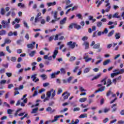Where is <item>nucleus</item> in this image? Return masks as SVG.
<instances>
[{
    "label": "nucleus",
    "instance_id": "603ef678",
    "mask_svg": "<svg viewBox=\"0 0 124 124\" xmlns=\"http://www.w3.org/2000/svg\"><path fill=\"white\" fill-rule=\"evenodd\" d=\"M0 13L1 15H3L5 13V11L4 10V9L3 8H2L0 10Z\"/></svg>",
    "mask_w": 124,
    "mask_h": 124
},
{
    "label": "nucleus",
    "instance_id": "6e6552de",
    "mask_svg": "<svg viewBox=\"0 0 124 124\" xmlns=\"http://www.w3.org/2000/svg\"><path fill=\"white\" fill-rule=\"evenodd\" d=\"M65 95V96H63V95ZM70 95V93H68L67 92H64L62 94V96H63V99L65 100V99H67L68 98V96Z\"/></svg>",
    "mask_w": 124,
    "mask_h": 124
},
{
    "label": "nucleus",
    "instance_id": "4c0bfd02",
    "mask_svg": "<svg viewBox=\"0 0 124 124\" xmlns=\"http://www.w3.org/2000/svg\"><path fill=\"white\" fill-rule=\"evenodd\" d=\"M20 111H22V108H18V109L16 111V113H15V117H17V116H18V113H19V112H20Z\"/></svg>",
    "mask_w": 124,
    "mask_h": 124
},
{
    "label": "nucleus",
    "instance_id": "423d86ee",
    "mask_svg": "<svg viewBox=\"0 0 124 124\" xmlns=\"http://www.w3.org/2000/svg\"><path fill=\"white\" fill-rule=\"evenodd\" d=\"M37 76V74H34L31 76V78H32V80L34 83H36V82H38L39 81V78L36 77Z\"/></svg>",
    "mask_w": 124,
    "mask_h": 124
},
{
    "label": "nucleus",
    "instance_id": "cd10ccee",
    "mask_svg": "<svg viewBox=\"0 0 124 124\" xmlns=\"http://www.w3.org/2000/svg\"><path fill=\"white\" fill-rule=\"evenodd\" d=\"M107 83L108 84L107 85V87H109V86L112 85V81L111 80V79L108 78V79Z\"/></svg>",
    "mask_w": 124,
    "mask_h": 124
},
{
    "label": "nucleus",
    "instance_id": "49530a36",
    "mask_svg": "<svg viewBox=\"0 0 124 124\" xmlns=\"http://www.w3.org/2000/svg\"><path fill=\"white\" fill-rule=\"evenodd\" d=\"M75 60H76V57H74V56H71L70 58V62H73V61H75Z\"/></svg>",
    "mask_w": 124,
    "mask_h": 124
},
{
    "label": "nucleus",
    "instance_id": "6ab92c4d",
    "mask_svg": "<svg viewBox=\"0 0 124 124\" xmlns=\"http://www.w3.org/2000/svg\"><path fill=\"white\" fill-rule=\"evenodd\" d=\"M105 90V86H103L99 88L98 90L95 91V93H99V92H103Z\"/></svg>",
    "mask_w": 124,
    "mask_h": 124
},
{
    "label": "nucleus",
    "instance_id": "6e6d98bb",
    "mask_svg": "<svg viewBox=\"0 0 124 124\" xmlns=\"http://www.w3.org/2000/svg\"><path fill=\"white\" fill-rule=\"evenodd\" d=\"M40 16H41V13H39L38 14H37L35 17V22H36V20H37V18H39Z\"/></svg>",
    "mask_w": 124,
    "mask_h": 124
},
{
    "label": "nucleus",
    "instance_id": "a19ab883",
    "mask_svg": "<svg viewBox=\"0 0 124 124\" xmlns=\"http://www.w3.org/2000/svg\"><path fill=\"white\" fill-rule=\"evenodd\" d=\"M101 75H98L96 76H95L92 79V81H93V80H95L96 79H98L99 77H100Z\"/></svg>",
    "mask_w": 124,
    "mask_h": 124
},
{
    "label": "nucleus",
    "instance_id": "680f3d73",
    "mask_svg": "<svg viewBox=\"0 0 124 124\" xmlns=\"http://www.w3.org/2000/svg\"><path fill=\"white\" fill-rule=\"evenodd\" d=\"M49 85H50V84L48 82L43 83V87H48V86H49Z\"/></svg>",
    "mask_w": 124,
    "mask_h": 124
},
{
    "label": "nucleus",
    "instance_id": "a18cd8bd",
    "mask_svg": "<svg viewBox=\"0 0 124 124\" xmlns=\"http://www.w3.org/2000/svg\"><path fill=\"white\" fill-rule=\"evenodd\" d=\"M11 62H15L16 61H17V58L15 57H12L11 59Z\"/></svg>",
    "mask_w": 124,
    "mask_h": 124
},
{
    "label": "nucleus",
    "instance_id": "a878e982",
    "mask_svg": "<svg viewBox=\"0 0 124 124\" xmlns=\"http://www.w3.org/2000/svg\"><path fill=\"white\" fill-rule=\"evenodd\" d=\"M119 74H120V73L118 72L111 73L110 74V77L111 78H114L115 76H117V75H119Z\"/></svg>",
    "mask_w": 124,
    "mask_h": 124
},
{
    "label": "nucleus",
    "instance_id": "c756f323",
    "mask_svg": "<svg viewBox=\"0 0 124 124\" xmlns=\"http://www.w3.org/2000/svg\"><path fill=\"white\" fill-rule=\"evenodd\" d=\"M87 117H88V114H87L86 113H85V114H82L80 115L79 116V118H80V119H83V118H87Z\"/></svg>",
    "mask_w": 124,
    "mask_h": 124
},
{
    "label": "nucleus",
    "instance_id": "69168bd1",
    "mask_svg": "<svg viewBox=\"0 0 124 124\" xmlns=\"http://www.w3.org/2000/svg\"><path fill=\"white\" fill-rule=\"evenodd\" d=\"M118 73H119V74H123V73H124V69H122L120 70V72H118Z\"/></svg>",
    "mask_w": 124,
    "mask_h": 124
},
{
    "label": "nucleus",
    "instance_id": "f704fd0d",
    "mask_svg": "<svg viewBox=\"0 0 124 124\" xmlns=\"http://www.w3.org/2000/svg\"><path fill=\"white\" fill-rule=\"evenodd\" d=\"M114 32H115V31L112 30L110 32L108 33V36L109 37H110V36H112V35L114 34Z\"/></svg>",
    "mask_w": 124,
    "mask_h": 124
},
{
    "label": "nucleus",
    "instance_id": "f8f14e48",
    "mask_svg": "<svg viewBox=\"0 0 124 124\" xmlns=\"http://www.w3.org/2000/svg\"><path fill=\"white\" fill-rule=\"evenodd\" d=\"M33 45H35V42H32V44H29L27 45L28 48H30V49H33L34 46Z\"/></svg>",
    "mask_w": 124,
    "mask_h": 124
},
{
    "label": "nucleus",
    "instance_id": "8fccbe9b",
    "mask_svg": "<svg viewBox=\"0 0 124 124\" xmlns=\"http://www.w3.org/2000/svg\"><path fill=\"white\" fill-rule=\"evenodd\" d=\"M46 112H50L51 113L52 112V108L50 107H48L47 108H46Z\"/></svg>",
    "mask_w": 124,
    "mask_h": 124
},
{
    "label": "nucleus",
    "instance_id": "37998d69",
    "mask_svg": "<svg viewBox=\"0 0 124 124\" xmlns=\"http://www.w3.org/2000/svg\"><path fill=\"white\" fill-rule=\"evenodd\" d=\"M34 54H35V51L33 50L29 54V56H30V57H33Z\"/></svg>",
    "mask_w": 124,
    "mask_h": 124
},
{
    "label": "nucleus",
    "instance_id": "ea45409f",
    "mask_svg": "<svg viewBox=\"0 0 124 124\" xmlns=\"http://www.w3.org/2000/svg\"><path fill=\"white\" fill-rule=\"evenodd\" d=\"M76 17H78V19H80V20H82L83 18L82 17V15L81 14H78L76 16Z\"/></svg>",
    "mask_w": 124,
    "mask_h": 124
},
{
    "label": "nucleus",
    "instance_id": "e433bc0d",
    "mask_svg": "<svg viewBox=\"0 0 124 124\" xmlns=\"http://www.w3.org/2000/svg\"><path fill=\"white\" fill-rule=\"evenodd\" d=\"M91 70V68H86L84 70V73H88V72H90Z\"/></svg>",
    "mask_w": 124,
    "mask_h": 124
},
{
    "label": "nucleus",
    "instance_id": "4468645a",
    "mask_svg": "<svg viewBox=\"0 0 124 124\" xmlns=\"http://www.w3.org/2000/svg\"><path fill=\"white\" fill-rule=\"evenodd\" d=\"M48 92H50V96L51 93H52L51 94V97L52 98H54V97L56 95V91H55V90L53 89H51L50 91Z\"/></svg>",
    "mask_w": 124,
    "mask_h": 124
},
{
    "label": "nucleus",
    "instance_id": "7c9ffc66",
    "mask_svg": "<svg viewBox=\"0 0 124 124\" xmlns=\"http://www.w3.org/2000/svg\"><path fill=\"white\" fill-rule=\"evenodd\" d=\"M40 77H41V78H42L43 80H46V79H47V75L45 74H42L40 75Z\"/></svg>",
    "mask_w": 124,
    "mask_h": 124
},
{
    "label": "nucleus",
    "instance_id": "3c124183",
    "mask_svg": "<svg viewBox=\"0 0 124 124\" xmlns=\"http://www.w3.org/2000/svg\"><path fill=\"white\" fill-rule=\"evenodd\" d=\"M72 79H73V77H70L67 78V81L68 82V83H70Z\"/></svg>",
    "mask_w": 124,
    "mask_h": 124
},
{
    "label": "nucleus",
    "instance_id": "ddd939ff",
    "mask_svg": "<svg viewBox=\"0 0 124 124\" xmlns=\"http://www.w3.org/2000/svg\"><path fill=\"white\" fill-rule=\"evenodd\" d=\"M67 19V17H64V18H63L62 20H61L60 21V25H64V24H65V23L66 22Z\"/></svg>",
    "mask_w": 124,
    "mask_h": 124
},
{
    "label": "nucleus",
    "instance_id": "f3484780",
    "mask_svg": "<svg viewBox=\"0 0 124 124\" xmlns=\"http://www.w3.org/2000/svg\"><path fill=\"white\" fill-rule=\"evenodd\" d=\"M83 46H85V49H89V46H90V44L88 42H84L83 44Z\"/></svg>",
    "mask_w": 124,
    "mask_h": 124
},
{
    "label": "nucleus",
    "instance_id": "412c9836",
    "mask_svg": "<svg viewBox=\"0 0 124 124\" xmlns=\"http://www.w3.org/2000/svg\"><path fill=\"white\" fill-rule=\"evenodd\" d=\"M20 21H21V19L20 18H16L15 19V21L12 22V25H14L16 23H20Z\"/></svg>",
    "mask_w": 124,
    "mask_h": 124
},
{
    "label": "nucleus",
    "instance_id": "338daca9",
    "mask_svg": "<svg viewBox=\"0 0 124 124\" xmlns=\"http://www.w3.org/2000/svg\"><path fill=\"white\" fill-rule=\"evenodd\" d=\"M124 122L123 120H119L118 121V124H124Z\"/></svg>",
    "mask_w": 124,
    "mask_h": 124
},
{
    "label": "nucleus",
    "instance_id": "a211bd4d",
    "mask_svg": "<svg viewBox=\"0 0 124 124\" xmlns=\"http://www.w3.org/2000/svg\"><path fill=\"white\" fill-rule=\"evenodd\" d=\"M111 62V60L110 59H108L104 61L103 63V65H107V64H109Z\"/></svg>",
    "mask_w": 124,
    "mask_h": 124
},
{
    "label": "nucleus",
    "instance_id": "393cba45",
    "mask_svg": "<svg viewBox=\"0 0 124 124\" xmlns=\"http://www.w3.org/2000/svg\"><path fill=\"white\" fill-rule=\"evenodd\" d=\"M100 47V44H95L93 46V49H99Z\"/></svg>",
    "mask_w": 124,
    "mask_h": 124
},
{
    "label": "nucleus",
    "instance_id": "774afa93",
    "mask_svg": "<svg viewBox=\"0 0 124 124\" xmlns=\"http://www.w3.org/2000/svg\"><path fill=\"white\" fill-rule=\"evenodd\" d=\"M120 114L122 116H124V109L122 110L120 112Z\"/></svg>",
    "mask_w": 124,
    "mask_h": 124
},
{
    "label": "nucleus",
    "instance_id": "1a4fd4ad",
    "mask_svg": "<svg viewBox=\"0 0 124 124\" xmlns=\"http://www.w3.org/2000/svg\"><path fill=\"white\" fill-rule=\"evenodd\" d=\"M46 97L44 100V102L47 101V100H49V99L51 97V92H47L46 93Z\"/></svg>",
    "mask_w": 124,
    "mask_h": 124
},
{
    "label": "nucleus",
    "instance_id": "4be33fe9",
    "mask_svg": "<svg viewBox=\"0 0 124 124\" xmlns=\"http://www.w3.org/2000/svg\"><path fill=\"white\" fill-rule=\"evenodd\" d=\"M17 6L21 7V8H26V5L22 3H19L17 4Z\"/></svg>",
    "mask_w": 124,
    "mask_h": 124
},
{
    "label": "nucleus",
    "instance_id": "2f4dec72",
    "mask_svg": "<svg viewBox=\"0 0 124 124\" xmlns=\"http://www.w3.org/2000/svg\"><path fill=\"white\" fill-rule=\"evenodd\" d=\"M59 116L58 115L54 116V119L51 121V123H55V122H57V121L59 120Z\"/></svg>",
    "mask_w": 124,
    "mask_h": 124
},
{
    "label": "nucleus",
    "instance_id": "c85d7f7f",
    "mask_svg": "<svg viewBox=\"0 0 124 124\" xmlns=\"http://www.w3.org/2000/svg\"><path fill=\"white\" fill-rule=\"evenodd\" d=\"M38 111V108H36L32 110L31 113L35 114V113H37Z\"/></svg>",
    "mask_w": 124,
    "mask_h": 124
},
{
    "label": "nucleus",
    "instance_id": "bf43d9fd",
    "mask_svg": "<svg viewBox=\"0 0 124 124\" xmlns=\"http://www.w3.org/2000/svg\"><path fill=\"white\" fill-rule=\"evenodd\" d=\"M109 121V119L108 118H105L104 120H103V123L104 124H106Z\"/></svg>",
    "mask_w": 124,
    "mask_h": 124
},
{
    "label": "nucleus",
    "instance_id": "f257e3e1",
    "mask_svg": "<svg viewBox=\"0 0 124 124\" xmlns=\"http://www.w3.org/2000/svg\"><path fill=\"white\" fill-rule=\"evenodd\" d=\"M59 47H56L55 48V50L53 52V55L52 56H50L48 58L47 60H48V61H52V59H56V57H57V55H58V54H59Z\"/></svg>",
    "mask_w": 124,
    "mask_h": 124
},
{
    "label": "nucleus",
    "instance_id": "864d4df0",
    "mask_svg": "<svg viewBox=\"0 0 124 124\" xmlns=\"http://www.w3.org/2000/svg\"><path fill=\"white\" fill-rule=\"evenodd\" d=\"M110 94H113V93H112V91L111 90H109L107 92V96H109Z\"/></svg>",
    "mask_w": 124,
    "mask_h": 124
},
{
    "label": "nucleus",
    "instance_id": "79ce46f5",
    "mask_svg": "<svg viewBox=\"0 0 124 124\" xmlns=\"http://www.w3.org/2000/svg\"><path fill=\"white\" fill-rule=\"evenodd\" d=\"M73 27H74V23H71L68 27V30L70 31L71 29H73Z\"/></svg>",
    "mask_w": 124,
    "mask_h": 124
},
{
    "label": "nucleus",
    "instance_id": "b1692460",
    "mask_svg": "<svg viewBox=\"0 0 124 124\" xmlns=\"http://www.w3.org/2000/svg\"><path fill=\"white\" fill-rule=\"evenodd\" d=\"M74 28L77 29V30H80L81 29V26L78 25L77 23H74Z\"/></svg>",
    "mask_w": 124,
    "mask_h": 124
},
{
    "label": "nucleus",
    "instance_id": "f03ea898",
    "mask_svg": "<svg viewBox=\"0 0 124 124\" xmlns=\"http://www.w3.org/2000/svg\"><path fill=\"white\" fill-rule=\"evenodd\" d=\"M83 60H85V62H89L92 61V62H94V59L89 57V54L85 53L83 56Z\"/></svg>",
    "mask_w": 124,
    "mask_h": 124
},
{
    "label": "nucleus",
    "instance_id": "c03bdc74",
    "mask_svg": "<svg viewBox=\"0 0 124 124\" xmlns=\"http://www.w3.org/2000/svg\"><path fill=\"white\" fill-rule=\"evenodd\" d=\"M79 91H80V92H87V90L84 89V88L81 86H79Z\"/></svg>",
    "mask_w": 124,
    "mask_h": 124
},
{
    "label": "nucleus",
    "instance_id": "473e14b6",
    "mask_svg": "<svg viewBox=\"0 0 124 124\" xmlns=\"http://www.w3.org/2000/svg\"><path fill=\"white\" fill-rule=\"evenodd\" d=\"M14 112V110L11 109H8L7 110V113L8 115H12V113Z\"/></svg>",
    "mask_w": 124,
    "mask_h": 124
},
{
    "label": "nucleus",
    "instance_id": "2eb2a0df",
    "mask_svg": "<svg viewBox=\"0 0 124 124\" xmlns=\"http://www.w3.org/2000/svg\"><path fill=\"white\" fill-rule=\"evenodd\" d=\"M42 16H41L40 17H37L36 21H35V18L34 22L32 23V25H33L34 26H36V24H35V23H37V22H39V21H40V20H42Z\"/></svg>",
    "mask_w": 124,
    "mask_h": 124
},
{
    "label": "nucleus",
    "instance_id": "09e8293b",
    "mask_svg": "<svg viewBox=\"0 0 124 124\" xmlns=\"http://www.w3.org/2000/svg\"><path fill=\"white\" fill-rule=\"evenodd\" d=\"M101 26H102V22H101V21L97 22V27H98V28H100Z\"/></svg>",
    "mask_w": 124,
    "mask_h": 124
},
{
    "label": "nucleus",
    "instance_id": "5701e85b",
    "mask_svg": "<svg viewBox=\"0 0 124 124\" xmlns=\"http://www.w3.org/2000/svg\"><path fill=\"white\" fill-rule=\"evenodd\" d=\"M115 37L116 39H120L121 38V34L120 33L117 32L115 33Z\"/></svg>",
    "mask_w": 124,
    "mask_h": 124
},
{
    "label": "nucleus",
    "instance_id": "72a5a7b5",
    "mask_svg": "<svg viewBox=\"0 0 124 124\" xmlns=\"http://www.w3.org/2000/svg\"><path fill=\"white\" fill-rule=\"evenodd\" d=\"M107 79H108V77H106L101 81V83H103V82H104V85H106V80H107Z\"/></svg>",
    "mask_w": 124,
    "mask_h": 124
},
{
    "label": "nucleus",
    "instance_id": "0e129e2a",
    "mask_svg": "<svg viewBox=\"0 0 124 124\" xmlns=\"http://www.w3.org/2000/svg\"><path fill=\"white\" fill-rule=\"evenodd\" d=\"M109 111H110V108H105L104 110V113H108V112H109Z\"/></svg>",
    "mask_w": 124,
    "mask_h": 124
},
{
    "label": "nucleus",
    "instance_id": "aec40b11",
    "mask_svg": "<svg viewBox=\"0 0 124 124\" xmlns=\"http://www.w3.org/2000/svg\"><path fill=\"white\" fill-rule=\"evenodd\" d=\"M51 14L52 15H53L54 14V19H57V17H58V12L55 11V12H54V11H52L51 12Z\"/></svg>",
    "mask_w": 124,
    "mask_h": 124
},
{
    "label": "nucleus",
    "instance_id": "0eeeda50",
    "mask_svg": "<svg viewBox=\"0 0 124 124\" xmlns=\"http://www.w3.org/2000/svg\"><path fill=\"white\" fill-rule=\"evenodd\" d=\"M61 73V71H58L57 72L52 73L50 75V77L51 79H54V78H56V76L57 75H59Z\"/></svg>",
    "mask_w": 124,
    "mask_h": 124
},
{
    "label": "nucleus",
    "instance_id": "e2e57ef3",
    "mask_svg": "<svg viewBox=\"0 0 124 124\" xmlns=\"http://www.w3.org/2000/svg\"><path fill=\"white\" fill-rule=\"evenodd\" d=\"M21 26L19 24H16L15 26V29H19Z\"/></svg>",
    "mask_w": 124,
    "mask_h": 124
},
{
    "label": "nucleus",
    "instance_id": "5fc2aeb1",
    "mask_svg": "<svg viewBox=\"0 0 124 124\" xmlns=\"http://www.w3.org/2000/svg\"><path fill=\"white\" fill-rule=\"evenodd\" d=\"M3 106H5L6 107H8V108H10V105L9 104H7L6 102H4L3 103Z\"/></svg>",
    "mask_w": 124,
    "mask_h": 124
},
{
    "label": "nucleus",
    "instance_id": "bb28decb",
    "mask_svg": "<svg viewBox=\"0 0 124 124\" xmlns=\"http://www.w3.org/2000/svg\"><path fill=\"white\" fill-rule=\"evenodd\" d=\"M6 34V31L4 30L0 31V35H5Z\"/></svg>",
    "mask_w": 124,
    "mask_h": 124
},
{
    "label": "nucleus",
    "instance_id": "7ed1b4c3",
    "mask_svg": "<svg viewBox=\"0 0 124 124\" xmlns=\"http://www.w3.org/2000/svg\"><path fill=\"white\" fill-rule=\"evenodd\" d=\"M67 46H68L69 48L70 49H74L76 47H78V45L75 42H73L72 41H70L67 43Z\"/></svg>",
    "mask_w": 124,
    "mask_h": 124
},
{
    "label": "nucleus",
    "instance_id": "20e7f679",
    "mask_svg": "<svg viewBox=\"0 0 124 124\" xmlns=\"http://www.w3.org/2000/svg\"><path fill=\"white\" fill-rule=\"evenodd\" d=\"M105 3H107L105 5V7L107 8L105 10L106 12H109L110 11V9H111V6H110V2H109V0H105Z\"/></svg>",
    "mask_w": 124,
    "mask_h": 124
},
{
    "label": "nucleus",
    "instance_id": "c9c22d12",
    "mask_svg": "<svg viewBox=\"0 0 124 124\" xmlns=\"http://www.w3.org/2000/svg\"><path fill=\"white\" fill-rule=\"evenodd\" d=\"M87 98H81L79 99V102H85L86 101H87Z\"/></svg>",
    "mask_w": 124,
    "mask_h": 124
},
{
    "label": "nucleus",
    "instance_id": "dca6fc26",
    "mask_svg": "<svg viewBox=\"0 0 124 124\" xmlns=\"http://www.w3.org/2000/svg\"><path fill=\"white\" fill-rule=\"evenodd\" d=\"M46 4L48 7L54 6V5H56V4H57V2H56V1H54L53 2H48Z\"/></svg>",
    "mask_w": 124,
    "mask_h": 124
},
{
    "label": "nucleus",
    "instance_id": "39448f33",
    "mask_svg": "<svg viewBox=\"0 0 124 124\" xmlns=\"http://www.w3.org/2000/svg\"><path fill=\"white\" fill-rule=\"evenodd\" d=\"M2 26L4 29H5L6 28L7 30H8L9 28H10V25H9L8 23H7V22L4 21V20H3L1 22Z\"/></svg>",
    "mask_w": 124,
    "mask_h": 124
},
{
    "label": "nucleus",
    "instance_id": "9d476101",
    "mask_svg": "<svg viewBox=\"0 0 124 124\" xmlns=\"http://www.w3.org/2000/svg\"><path fill=\"white\" fill-rule=\"evenodd\" d=\"M112 18H116L117 19H120V20H122V18H121V16H119V13H116L112 16Z\"/></svg>",
    "mask_w": 124,
    "mask_h": 124
},
{
    "label": "nucleus",
    "instance_id": "4d7b16f0",
    "mask_svg": "<svg viewBox=\"0 0 124 124\" xmlns=\"http://www.w3.org/2000/svg\"><path fill=\"white\" fill-rule=\"evenodd\" d=\"M68 110V108H65L63 110H61L60 111V113H64V112H66Z\"/></svg>",
    "mask_w": 124,
    "mask_h": 124
},
{
    "label": "nucleus",
    "instance_id": "9b49d317",
    "mask_svg": "<svg viewBox=\"0 0 124 124\" xmlns=\"http://www.w3.org/2000/svg\"><path fill=\"white\" fill-rule=\"evenodd\" d=\"M60 71L61 75H65L66 74V71L64 68H61Z\"/></svg>",
    "mask_w": 124,
    "mask_h": 124
},
{
    "label": "nucleus",
    "instance_id": "de8ad7c7",
    "mask_svg": "<svg viewBox=\"0 0 124 124\" xmlns=\"http://www.w3.org/2000/svg\"><path fill=\"white\" fill-rule=\"evenodd\" d=\"M6 50L9 53V54H11L12 51L11 50H10V48H9V46H8L6 47Z\"/></svg>",
    "mask_w": 124,
    "mask_h": 124
},
{
    "label": "nucleus",
    "instance_id": "58836bf2",
    "mask_svg": "<svg viewBox=\"0 0 124 124\" xmlns=\"http://www.w3.org/2000/svg\"><path fill=\"white\" fill-rule=\"evenodd\" d=\"M20 111H22V108H18V109L16 111V113H15V117H17V116H18V113H19V112H20Z\"/></svg>",
    "mask_w": 124,
    "mask_h": 124
},
{
    "label": "nucleus",
    "instance_id": "052dcab7",
    "mask_svg": "<svg viewBox=\"0 0 124 124\" xmlns=\"http://www.w3.org/2000/svg\"><path fill=\"white\" fill-rule=\"evenodd\" d=\"M11 88H14V85L13 84H10L8 85V89H11Z\"/></svg>",
    "mask_w": 124,
    "mask_h": 124
},
{
    "label": "nucleus",
    "instance_id": "13d9d810",
    "mask_svg": "<svg viewBox=\"0 0 124 124\" xmlns=\"http://www.w3.org/2000/svg\"><path fill=\"white\" fill-rule=\"evenodd\" d=\"M23 24L24 25V27H26V29H30V27H29V25H28V23H27L26 22V21H24Z\"/></svg>",
    "mask_w": 124,
    "mask_h": 124
}]
</instances>
